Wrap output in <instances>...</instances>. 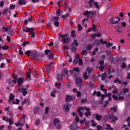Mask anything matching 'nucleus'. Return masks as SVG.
Here are the masks:
<instances>
[{
  "label": "nucleus",
  "instance_id": "obj_1",
  "mask_svg": "<svg viewBox=\"0 0 130 130\" xmlns=\"http://www.w3.org/2000/svg\"><path fill=\"white\" fill-rule=\"evenodd\" d=\"M59 36L61 38H62V41L64 44H69L70 43L71 38L70 37H68V34H64L63 35L60 34Z\"/></svg>",
  "mask_w": 130,
  "mask_h": 130
},
{
  "label": "nucleus",
  "instance_id": "obj_2",
  "mask_svg": "<svg viewBox=\"0 0 130 130\" xmlns=\"http://www.w3.org/2000/svg\"><path fill=\"white\" fill-rule=\"evenodd\" d=\"M94 12L88 10L85 11L83 13L84 16L85 17L86 16L87 18H93V16H94Z\"/></svg>",
  "mask_w": 130,
  "mask_h": 130
},
{
  "label": "nucleus",
  "instance_id": "obj_3",
  "mask_svg": "<svg viewBox=\"0 0 130 130\" xmlns=\"http://www.w3.org/2000/svg\"><path fill=\"white\" fill-rule=\"evenodd\" d=\"M22 30L23 32L25 33H28V32H31L32 31H35V28L34 27H27V26H22Z\"/></svg>",
  "mask_w": 130,
  "mask_h": 130
},
{
  "label": "nucleus",
  "instance_id": "obj_4",
  "mask_svg": "<svg viewBox=\"0 0 130 130\" xmlns=\"http://www.w3.org/2000/svg\"><path fill=\"white\" fill-rule=\"evenodd\" d=\"M111 24L113 25H116L120 22V18L119 17H116L114 18L113 17L111 18Z\"/></svg>",
  "mask_w": 130,
  "mask_h": 130
},
{
  "label": "nucleus",
  "instance_id": "obj_5",
  "mask_svg": "<svg viewBox=\"0 0 130 130\" xmlns=\"http://www.w3.org/2000/svg\"><path fill=\"white\" fill-rule=\"evenodd\" d=\"M115 115L112 113V114H110L109 115V118L112 120L113 122H116V121L118 120L117 117L115 116Z\"/></svg>",
  "mask_w": 130,
  "mask_h": 130
},
{
  "label": "nucleus",
  "instance_id": "obj_6",
  "mask_svg": "<svg viewBox=\"0 0 130 130\" xmlns=\"http://www.w3.org/2000/svg\"><path fill=\"white\" fill-rule=\"evenodd\" d=\"M38 56V52L36 50H35L34 51V52L31 53L30 58L31 59H37Z\"/></svg>",
  "mask_w": 130,
  "mask_h": 130
},
{
  "label": "nucleus",
  "instance_id": "obj_7",
  "mask_svg": "<svg viewBox=\"0 0 130 130\" xmlns=\"http://www.w3.org/2000/svg\"><path fill=\"white\" fill-rule=\"evenodd\" d=\"M92 117L94 118V119H96L98 120V121H100L102 118V115H99V114L96 113V114H93L92 115Z\"/></svg>",
  "mask_w": 130,
  "mask_h": 130
},
{
  "label": "nucleus",
  "instance_id": "obj_8",
  "mask_svg": "<svg viewBox=\"0 0 130 130\" xmlns=\"http://www.w3.org/2000/svg\"><path fill=\"white\" fill-rule=\"evenodd\" d=\"M82 81L83 80H82V78H81V77L76 78V85H77V86H78V87H81V86H82V85L83 84Z\"/></svg>",
  "mask_w": 130,
  "mask_h": 130
},
{
  "label": "nucleus",
  "instance_id": "obj_9",
  "mask_svg": "<svg viewBox=\"0 0 130 130\" xmlns=\"http://www.w3.org/2000/svg\"><path fill=\"white\" fill-rule=\"evenodd\" d=\"M72 107V104H68V105H63V109H64V111L68 112V111H70V108Z\"/></svg>",
  "mask_w": 130,
  "mask_h": 130
},
{
  "label": "nucleus",
  "instance_id": "obj_10",
  "mask_svg": "<svg viewBox=\"0 0 130 130\" xmlns=\"http://www.w3.org/2000/svg\"><path fill=\"white\" fill-rule=\"evenodd\" d=\"M15 96L13 93H10L9 94V100L8 101V103L10 104L12 101L14 102V99L15 98Z\"/></svg>",
  "mask_w": 130,
  "mask_h": 130
},
{
  "label": "nucleus",
  "instance_id": "obj_11",
  "mask_svg": "<svg viewBox=\"0 0 130 130\" xmlns=\"http://www.w3.org/2000/svg\"><path fill=\"white\" fill-rule=\"evenodd\" d=\"M71 101H73V97L67 94L66 97V102H71Z\"/></svg>",
  "mask_w": 130,
  "mask_h": 130
},
{
  "label": "nucleus",
  "instance_id": "obj_12",
  "mask_svg": "<svg viewBox=\"0 0 130 130\" xmlns=\"http://www.w3.org/2000/svg\"><path fill=\"white\" fill-rule=\"evenodd\" d=\"M53 64V62L49 63L47 66L46 67V70L48 73H50V70H51V64Z\"/></svg>",
  "mask_w": 130,
  "mask_h": 130
},
{
  "label": "nucleus",
  "instance_id": "obj_13",
  "mask_svg": "<svg viewBox=\"0 0 130 130\" xmlns=\"http://www.w3.org/2000/svg\"><path fill=\"white\" fill-rule=\"evenodd\" d=\"M101 77L102 81H105V79L107 78V73H106V72H104L101 74Z\"/></svg>",
  "mask_w": 130,
  "mask_h": 130
},
{
  "label": "nucleus",
  "instance_id": "obj_14",
  "mask_svg": "<svg viewBox=\"0 0 130 130\" xmlns=\"http://www.w3.org/2000/svg\"><path fill=\"white\" fill-rule=\"evenodd\" d=\"M24 82V78H19L18 80V86H22V84H23Z\"/></svg>",
  "mask_w": 130,
  "mask_h": 130
},
{
  "label": "nucleus",
  "instance_id": "obj_15",
  "mask_svg": "<svg viewBox=\"0 0 130 130\" xmlns=\"http://www.w3.org/2000/svg\"><path fill=\"white\" fill-rule=\"evenodd\" d=\"M107 56H109V58H113V54H112V52L110 51H106Z\"/></svg>",
  "mask_w": 130,
  "mask_h": 130
},
{
  "label": "nucleus",
  "instance_id": "obj_16",
  "mask_svg": "<svg viewBox=\"0 0 130 130\" xmlns=\"http://www.w3.org/2000/svg\"><path fill=\"white\" fill-rule=\"evenodd\" d=\"M98 97H100L102 94H101V92L100 91H96V90L94 91V92L92 93L93 96H95L96 95Z\"/></svg>",
  "mask_w": 130,
  "mask_h": 130
},
{
  "label": "nucleus",
  "instance_id": "obj_17",
  "mask_svg": "<svg viewBox=\"0 0 130 130\" xmlns=\"http://www.w3.org/2000/svg\"><path fill=\"white\" fill-rule=\"evenodd\" d=\"M53 123L54 126H56V125L59 124V120L57 118H55L53 120Z\"/></svg>",
  "mask_w": 130,
  "mask_h": 130
},
{
  "label": "nucleus",
  "instance_id": "obj_18",
  "mask_svg": "<svg viewBox=\"0 0 130 130\" xmlns=\"http://www.w3.org/2000/svg\"><path fill=\"white\" fill-rule=\"evenodd\" d=\"M63 77H64V74H58L57 76L58 81H62V78H63Z\"/></svg>",
  "mask_w": 130,
  "mask_h": 130
},
{
  "label": "nucleus",
  "instance_id": "obj_19",
  "mask_svg": "<svg viewBox=\"0 0 130 130\" xmlns=\"http://www.w3.org/2000/svg\"><path fill=\"white\" fill-rule=\"evenodd\" d=\"M26 0H18V4L20 6H23V5H26Z\"/></svg>",
  "mask_w": 130,
  "mask_h": 130
},
{
  "label": "nucleus",
  "instance_id": "obj_20",
  "mask_svg": "<svg viewBox=\"0 0 130 130\" xmlns=\"http://www.w3.org/2000/svg\"><path fill=\"white\" fill-rule=\"evenodd\" d=\"M74 45L76 47H78L79 46V43H78V41L76 39L74 40V42L71 44V46H74Z\"/></svg>",
  "mask_w": 130,
  "mask_h": 130
},
{
  "label": "nucleus",
  "instance_id": "obj_21",
  "mask_svg": "<svg viewBox=\"0 0 130 130\" xmlns=\"http://www.w3.org/2000/svg\"><path fill=\"white\" fill-rule=\"evenodd\" d=\"M104 88V85L101 84L100 86V90H101V91H103L104 94H107V91H106V89H105V88Z\"/></svg>",
  "mask_w": 130,
  "mask_h": 130
},
{
  "label": "nucleus",
  "instance_id": "obj_22",
  "mask_svg": "<svg viewBox=\"0 0 130 130\" xmlns=\"http://www.w3.org/2000/svg\"><path fill=\"white\" fill-rule=\"evenodd\" d=\"M89 124H90V121L85 122V126L84 127V129H87V128H89V127H90Z\"/></svg>",
  "mask_w": 130,
  "mask_h": 130
},
{
  "label": "nucleus",
  "instance_id": "obj_23",
  "mask_svg": "<svg viewBox=\"0 0 130 130\" xmlns=\"http://www.w3.org/2000/svg\"><path fill=\"white\" fill-rule=\"evenodd\" d=\"M93 47V46L91 44H88L86 46V49L88 51L91 50Z\"/></svg>",
  "mask_w": 130,
  "mask_h": 130
},
{
  "label": "nucleus",
  "instance_id": "obj_24",
  "mask_svg": "<svg viewBox=\"0 0 130 130\" xmlns=\"http://www.w3.org/2000/svg\"><path fill=\"white\" fill-rule=\"evenodd\" d=\"M94 1L95 0H89L88 1V5H89V8H92L93 6V3H94Z\"/></svg>",
  "mask_w": 130,
  "mask_h": 130
},
{
  "label": "nucleus",
  "instance_id": "obj_25",
  "mask_svg": "<svg viewBox=\"0 0 130 130\" xmlns=\"http://www.w3.org/2000/svg\"><path fill=\"white\" fill-rule=\"evenodd\" d=\"M23 96H26L28 94V91H27V89L23 88V91H22Z\"/></svg>",
  "mask_w": 130,
  "mask_h": 130
},
{
  "label": "nucleus",
  "instance_id": "obj_26",
  "mask_svg": "<svg viewBox=\"0 0 130 130\" xmlns=\"http://www.w3.org/2000/svg\"><path fill=\"white\" fill-rule=\"evenodd\" d=\"M86 71L88 72V74H91L93 72V69L90 67H87Z\"/></svg>",
  "mask_w": 130,
  "mask_h": 130
},
{
  "label": "nucleus",
  "instance_id": "obj_27",
  "mask_svg": "<svg viewBox=\"0 0 130 130\" xmlns=\"http://www.w3.org/2000/svg\"><path fill=\"white\" fill-rule=\"evenodd\" d=\"M71 51H72V52L76 53L77 51V48H76L75 46H71Z\"/></svg>",
  "mask_w": 130,
  "mask_h": 130
},
{
  "label": "nucleus",
  "instance_id": "obj_28",
  "mask_svg": "<svg viewBox=\"0 0 130 130\" xmlns=\"http://www.w3.org/2000/svg\"><path fill=\"white\" fill-rule=\"evenodd\" d=\"M83 77L84 80H88V79H89V77L87 75V72L83 73Z\"/></svg>",
  "mask_w": 130,
  "mask_h": 130
},
{
  "label": "nucleus",
  "instance_id": "obj_29",
  "mask_svg": "<svg viewBox=\"0 0 130 130\" xmlns=\"http://www.w3.org/2000/svg\"><path fill=\"white\" fill-rule=\"evenodd\" d=\"M15 100L16 101V102L14 101L13 102V104H16L17 105H19L20 103V100L16 99Z\"/></svg>",
  "mask_w": 130,
  "mask_h": 130
},
{
  "label": "nucleus",
  "instance_id": "obj_30",
  "mask_svg": "<svg viewBox=\"0 0 130 130\" xmlns=\"http://www.w3.org/2000/svg\"><path fill=\"white\" fill-rule=\"evenodd\" d=\"M107 120H108V116L106 115L104 116L103 119V121H104V122H107Z\"/></svg>",
  "mask_w": 130,
  "mask_h": 130
},
{
  "label": "nucleus",
  "instance_id": "obj_31",
  "mask_svg": "<svg viewBox=\"0 0 130 130\" xmlns=\"http://www.w3.org/2000/svg\"><path fill=\"white\" fill-rule=\"evenodd\" d=\"M93 5H94V6L95 7V9H100V6L98 5V2H94L93 3Z\"/></svg>",
  "mask_w": 130,
  "mask_h": 130
},
{
  "label": "nucleus",
  "instance_id": "obj_32",
  "mask_svg": "<svg viewBox=\"0 0 130 130\" xmlns=\"http://www.w3.org/2000/svg\"><path fill=\"white\" fill-rule=\"evenodd\" d=\"M128 92H129V89H128V88H123V93H124V94H126V93H128Z\"/></svg>",
  "mask_w": 130,
  "mask_h": 130
},
{
  "label": "nucleus",
  "instance_id": "obj_33",
  "mask_svg": "<svg viewBox=\"0 0 130 130\" xmlns=\"http://www.w3.org/2000/svg\"><path fill=\"white\" fill-rule=\"evenodd\" d=\"M47 57H48V58H50V59H52V58L54 57L53 54L51 53L48 55Z\"/></svg>",
  "mask_w": 130,
  "mask_h": 130
},
{
  "label": "nucleus",
  "instance_id": "obj_34",
  "mask_svg": "<svg viewBox=\"0 0 130 130\" xmlns=\"http://www.w3.org/2000/svg\"><path fill=\"white\" fill-rule=\"evenodd\" d=\"M79 63V59H77V58L74 59L73 62V64L76 65L77 64V63Z\"/></svg>",
  "mask_w": 130,
  "mask_h": 130
},
{
  "label": "nucleus",
  "instance_id": "obj_35",
  "mask_svg": "<svg viewBox=\"0 0 130 130\" xmlns=\"http://www.w3.org/2000/svg\"><path fill=\"white\" fill-rule=\"evenodd\" d=\"M55 87H57V89H59L60 88V86H61V83H56L55 85Z\"/></svg>",
  "mask_w": 130,
  "mask_h": 130
},
{
  "label": "nucleus",
  "instance_id": "obj_36",
  "mask_svg": "<svg viewBox=\"0 0 130 130\" xmlns=\"http://www.w3.org/2000/svg\"><path fill=\"white\" fill-rule=\"evenodd\" d=\"M100 43H101L102 44H107V41H103V38H102L101 40H100Z\"/></svg>",
  "mask_w": 130,
  "mask_h": 130
},
{
  "label": "nucleus",
  "instance_id": "obj_37",
  "mask_svg": "<svg viewBox=\"0 0 130 130\" xmlns=\"http://www.w3.org/2000/svg\"><path fill=\"white\" fill-rule=\"evenodd\" d=\"M77 112L79 113V116L80 117H83L84 114H83V112H81V111H80V110H77Z\"/></svg>",
  "mask_w": 130,
  "mask_h": 130
},
{
  "label": "nucleus",
  "instance_id": "obj_38",
  "mask_svg": "<svg viewBox=\"0 0 130 130\" xmlns=\"http://www.w3.org/2000/svg\"><path fill=\"white\" fill-rule=\"evenodd\" d=\"M29 32H30L29 33L30 35H31L30 36L31 38H34V37H35V32H33V31H29Z\"/></svg>",
  "mask_w": 130,
  "mask_h": 130
},
{
  "label": "nucleus",
  "instance_id": "obj_39",
  "mask_svg": "<svg viewBox=\"0 0 130 130\" xmlns=\"http://www.w3.org/2000/svg\"><path fill=\"white\" fill-rule=\"evenodd\" d=\"M15 8H16V5L11 4L10 6L9 9L10 10H14V9H15Z\"/></svg>",
  "mask_w": 130,
  "mask_h": 130
},
{
  "label": "nucleus",
  "instance_id": "obj_40",
  "mask_svg": "<svg viewBox=\"0 0 130 130\" xmlns=\"http://www.w3.org/2000/svg\"><path fill=\"white\" fill-rule=\"evenodd\" d=\"M112 98L114 99V100H115V101H117V100H118V98H117V96L115 94H113L112 95Z\"/></svg>",
  "mask_w": 130,
  "mask_h": 130
},
{
  "label": "nucleus",
  "instance_id": "obj_41",
  "mask_svg": "<svg viewBox=\"0 0 130 130\" xmlns=\"http://www.w3.org/2000/svg\"><path fill=\"white\" fill-rule=\"evenodd\" d=\"M70 16V14L69 13H67L66 15H62L61 16V17L62 19H66L67 18V17H69Z\"/></svg>",
  "mask_w": 130,
  "mask_h": 130
},
{
  "label": "nucleus",
  "instance_id": "obj_42",
  "mask_svg": "<svg viewBox=\"0 0 130 130\" xmlns=\"http://www.w3.org/2000/svg\"><path fill=\"white\" fill-rule=\"evenodd\" d=\"M81 53L82 55H87V54H88V52L86 51V50H82Z\"/></svg>",
  "mask_w": 130,
  "mask_h": 130
},
{
  "label": "nucleus",
  "instance_id": "obj_43",
  "mask_svg": "<svg viewBox=\"0 0 130 130\" xmlns=\"http://www.w3.org/2000/svg\"><path fill=\"white\" fill-rule=\"evenodd\" d=\"M10 125H13V122H14V120L12 118L9 119L8 120Z\"/></svg>",
  "mask_w": 130,
  "mask_h": 130
},
{
  "label": "nucleus",
  "instance_id": "obj_44",
  "mask_svg": "<svg viewBox=\"0 0 130 130\" xmlns=\"http://www.w3.org/2000/svg\"><path fill=\"white\" fill-rule=\"evenodd\" d=\"M3 31L5 32H8L9 31V28L6 27V26H4L3 27Z\"/></svg>",
  "mask_w": 130,
  "mask_h": 130
},
{
  "label": "nucleus",
  "instance_id": "obj_45",
  "mask_svg": "<svg viewBox=\"0 0 130 130\" xmlns=\"http://www.w3.org/2000/svg\"><path fill=\"white\" fill-rule=\"evenodd\" d=\"M126 64H125V63H124V62H123L122 63V65H121V68L122 69H125V68H126Z\"/></svg>",
  "mask_w": 130,
  "mask_h": 130
},
{
  "label": "nucleus",
  "instance_id": "obj_46",
  "mask_svg": "<svg viewBox=\"0 0 130 130\" xmlns=\"http://www.w3.org/2000/svg\"><path fill=\"white\" fill-rule=\"evenodd\" d=\"M121 62V59H116V61L114 62L115 64H118V63H119V62Z\"/></svg>",
  "mask_w": 130,
  "mask_h": 130
},
{
  "label": "nucleus",
  "instance_id": "obj_47",
  "mask_svg": "<svg viewBox=\"0 0 130 130\" xmlns=\"http://www.w3.org/2000/svg\"><path fill=\"white\" fill-rule=\"evenodd\" d=\"M78 63H79V66H83V63H84V62H83L82 58L79 59Z\"/></svg>",
  "mask_w": 130,
  "mask_h": 130
},
{
  "label": "nucleus",
  "instance_id": "obj_48",
  "mask_svg": "<svg viewBox=\"0 0 130 130\" xmlns=\"http://www.w3.org/2000/svg\"><path fill=\"white\" fill-rule=\"evenodd\" d=\"M51 51L50 50H45V54L46 55H47V56L49 55L48 53L50 52Z\"/></svg>",
  "mask_w": 130,
  "mask_h": 130
},
{
  "label": "nucleus",
  "instance_id": "obj_49",
  "mask_svg": "<svg viewBox=\"0 0 130 130\" xmlns=\"http://www.w3.org/2000/svg\"><path fill=\"white\" fill-rule=\"evenodd\" d=\"M27 44H30V42L27 41V42H23L22 43V46H26Z\"/></svg>",
  "mask_w": 130,
  "mask_h": 130
},
{
  "label": "nucleus",
  "instance_id": "obj_50",
  "mask_svg": "<svg viewBox=\"0 0 130 130\" xmlns=\"http://www.w3.org/2000/svg\"><path fill=\"white\" fill-rule=\"evenodd\" d=\"M73 71H74V72H77V73H80V69L77 67L74 68Z\"/></svg>",
  "mask_w": 130,
  "mask_h": 130
},
{
  "label": "nucleus",
  "instance_id": "obj_51",
  "mask_svg": "<svg viewBox=\"0 0 130 130\" xmlns=\"http://www.w3.org/2000/svg\"><path fill=\"white\" fill-rule=\"evenodd\" d=\"M99 64L101 66H104L103 65L104 64V60H101L99 61Z\"/></svg>",
  "mask_w": 130,
  "mask_h": 130
},
{
  "label": "nucleus",
  "instance_id": "obj_52",
  "mask_svg": "<svg viewBox=\"0 0 130 130\" xmlns=\"http://www.w3.org/2000/svg\"><path fill=\"white\" fill-rule=\"evenodd\" d=\"M87 99H83L82 100H81V103L82 104H84V103H86L87 102Z\"/></svg>",
  "mask_w": 130,
  "mask_h": 130
},
{
  "label": "nucleus",
  "instance_id": "obj_53",
  "mask_svg": "<svg viewBox=\"0 0 130 130\" xmlns=\"http://www.w3.org/2000/svg\"><path fill=\"white\" fill-rule=\"evenodd\" d=\"M25 54H26V55L29 56V55H31V52L30 50H27L25 52Z\"/></svg>",
  "mask_w": 130,
  "mask_h": 130
},
{
  "label": "nucleus",
  "instance_id": "obj_54",
  "mask_svg": "<svg viewBox=\"0 0 130 130\" xmlns=\"http://www.w3.org/2000/svg\"><path fill=\"white\" fill-rule=\"evenodd\" d=\"M54 24L55 26V27H58V26H59V22L56 21H55Z\"/></svg>",
  "mask_w": 130,
  "mask_h": 130
},
{
  "label": "nucleus",
  "instance_id": "obj_55",
  "mask_svg": "<svg viewBox=\"0 0 130 130\" xmlns=\"http://www.w3.org/2000/svg\"><path fill=\"white\" fill-rule=\"evenodd\" d=\"M64 72L65 73L67 76H69V71H68V68L64 69Z\"/></svg>",
  "mask_w": 130,
  "mask_h": 130
},
{
  "label": "nucleus",
  "instance_id": "obj_56",
  "mask_svg": "<svg viewBox=\"0 0 130 130\" xmlns=\"http://www.w3.org/2000/svg\"><path fill=\"white\" fill-rule=\"evenodd\" d=\"M128 84V82H123L121 84V86H126Z\"/></svg>",
  "mask_w": 130,
  "mask_h": 130
},
{
  "label": "nucleus",
  "instance_id": "obj_57",
  "mask_svg": "<svg viewBox=\"0 0 130 130\" xmlns=\"http://www.w3.org/2000/svg\"><path fill=\"white\" fill-rule=\"evenodd\" d=\"M14 79L12 80V82L13 84H17V82H18V79H17V78H13Z\"/></svg>",
  "mask_w": 130,
  "mask_h": 130
},
{
  "label": "nucleus",
  "instance_id": "obj_58",
  "mask_svg": "<svg viewBox=\"0 0 130 130\" xmlns=\"http://www.w3.org/2000/svg\"><path fill=\"white\" fill-rule=\"evenodd\" d=\"M49 110V108L48 107H46L45 110V114H47V113H48Z\"/></svg>",
  "mask_w": 130,
  "mask_h": 130
},
{
  "label": "nucleus",
  "instance_id": "obj_59",
  "mask_svg": "<svg viewBox=\"0 0 130 130\" xmlns=\"http://www.w3.org/2000/svg\"><path fill=\"white\" fill-rule=\"evenodd\" d=\"M113 46V43H108L106 45L107 47L108 48Z\"/></svg>",
  "mask_w": 130,
  "mask_h": 130
},
{
  "label": "nucleus",
  "instance_id": "obj_60",
  "mask_svg": "<svg viewBox=\"0 0 130 130\" xmlns=\"http://www.w3.org/2000/svg\"><path fill=\"white\" fill-rule=\"evenodd\" d=\"M61 129V125L58 124V125H57L56 126V129L57 130H59Z\"/></svg>",
  "mask_w": 130,
  "mask_h": 130
},
{
  "label": "nucleus",
  "instance_id": "obj_61",
  "mask_svg": "<svg viewBox=\"0 0 130 130\" xmlns=\"http://www.w3.org/2000/svg\"><path fill=\"white\" fill-rule=\"evenodd\" d=\"M78 31H81L82 29V26L80 24H78Z\"/></svg>",
  "mask_w": 130,
  "mask_h": 130
},
{
  "label": "nucleus",
  "instance_id": "obj_62",
  "mask_svg": "<svg viewBox=\"0 0 130 130\" xmlns=\"http://www.w3.org/2000/svg\"><path fill=\"white\" fill-rule=\"evenodd\" d=\"M92 31L93 32H96V25L94 24L92 25Z\"/></svg>",
  "mask_w": 130,
  "mask_h": 130
},
{
  "label": "nucleus",
  "instance_id": "obj_63",
  "mask_svg": "<svg viewBox=\"0 0 130 130\" xmlns=\"http://www.w3.org/2000/svg\"><path fill=\"white\" fill-rule=\"evenodd\" d=\"M77 94L76 95L77 97H81V95H82V93H81V91H77Z\"/></svg>",
  "mask_w": 130,
  "mask_h": 130
},
{
  "label": "nucleus",
  "instance_id": "obj_64",
  "mask_svg": "<svg viewBox=\"0 0 130 130\" xmlns=\"http://www.w3.org/2000/svg\"><path fill=\"white\" fill-rule=\"evenodd\" d=\"M96 127H97V129H96V130H101V129H102V126H100V125H98L97 126H96Z\"/></svg>",
  "mask_w": 130,
  "mask_h": 130
}]
</instances>
